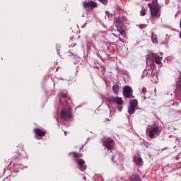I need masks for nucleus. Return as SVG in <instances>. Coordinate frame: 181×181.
<instances>
[{
	"label": "nucleus",
	"instance_id": "nucleus-7",
	"mask_svg": "<svg viewBox=\"0 0 181 181\" xmlns=\"http://www.w3.org/2000/svg\"><path fill=\"white\" fill-rule=\"evenodd\" d=\"M83 8H97V3L95 1L83 2Z\"/></svg>",
	"mask_w": 181,
	"mask_h": 181
},
{
	"label": "nucleus",
	"instance_id": "nucleus-31",
	"mask_svg": "<svg viewBox=\"0 0 181 181\" xmlns=\"http://www.w3.org/2000/svg\"><path fill=\"white\" fill-rule=\"evenodd\" d=\"M84 180H86V177H83Z\"/></svg>",
	"mask_w": 181,
	"mask_h": 181
},
{
	"label": "nucleus",
	"instance_id": "nucleus-9",
	"mask_svg": "<svg viewBox=\"0 0 181 181\" xmlns=\"http://www.w3.org/2000/svg\"><path fill=\"white\" fill-rule=\"evenodd\" d=\"M129 181H141V176L139 174H133L129 177Z\"/></svg>",
	"mask_w": 181,
	"mask_h": 181
},
{
	"label": "nucleus",
	"instance_id": "nucleus-14",
	"mask_svg": "<svg viewBox=\"0 0 181 181\" xmlns=\"http://www.w3.org/2000/svg\"><path fill=\"white\" fill-rule=\"evenodd\" d=\"M130 107H132L133 108H135L136 110L138 109V100L136 99L132 100L130 101Z\"/></svg>",
	"mask_w": 181,
	"mask_h": 181
},
{
	"label": "nucleus",
	"instance_id": "nucleus-22",
	"mask_svg": "<svg viewBox=\"0 0 181 181\" xmlns=\"http://www.w3.org/2000/svg\"><path fill=\"white\" fill-rule=\"evenodd\" d=\"M118 32H119L122 36H124L125 37V31L122 30V28H121V30H118Z\"/></svg>",
	"mask_w": 181,
	"mask_h": 181
},
{
	"label": "nucleus",
	"instance_id": "nucleus-15",
	"mask_svg": "<svg viewBox=\"0 0 181 181\" xmlns=\"http://www.w3.org/2000/svg\"><path fill=\"white\" fill-rule=\"evenodd\" d=\"M154 60L156 64H160L162 63V57H160L159 55L155 56Z\"/></svg>",
	"mask_w": 181,
	"mask_h": 181
},
{
	"label": "nucleus",
	"instance_id": "nucleus-33",
	"mask_svg": "<svg viewBox=\"0 0 181 181\" xmlns=\"http://www.w3.org/2000/svg\"><path fill=\"white\" fill-rule=\"evenodd\" d=\"M93 37H94V35H93Z\"/></svg>",
	"mask_w": 181,
	"mask_h": 181
},
{
	"label": "nucleus",
	"instance_id": "nucleus-5",
	"mask_svg": "<svg viewBox=\"0 0 181 181\" xmlns=\"http://www.w3.org/2000/svg\"><path fill=\"white\" fill-rule=\"evenodd\" d=\"M103 145L107 148V151L114 148V140L111 138H107L103 141Z\"/></svg>",
	"mask_w": 181,
	"mask_h": 181
},
{
	"label": "nucleus",
	"instance_id": "nucleus-8",
	"mask_svg": "<svg viewBox=\"0 0 181 181\" xmlns=\"http://www.w3.org/2000/svg\"><path fill=\"white\" fill-rule=\"evenodd\" d=\"M134 162L135 163L136 166H142V165H144V160L141 157H134Z\"/></svg>",
	"mask_w": 181,
	"mask_h": 181
},
{
	"label": "nucleus",
	"instance_id": "nucleus-17",
	"mask_svg": "<svg viewBox=\"0 0 181 181\" xmlns=\"http://www.w3.org/2000/svg\"><path fill=\"white\" fill-rule=\"evenodd\" d=\"M151 40L153 43H158V38L156 37V35L155 34H151Z\"/></svg>",
	"mask_w": 181,
	"mask_h": 181
},
{
	"label": "nucleus",
	"instance_id": "nucleus-30",
	"mask_svg": "<svg viewBox=\"0 0 181 181\" xmlns=\"http://www.w3.org/2000/svg\"><path fill=\"white\" fill-rule=\"evenodd\" d=\"M175 96L177 97V92L175 93Z\"/></svg>",
	"mask_w": 181,
	"mask_h": 181
},
{
	"label": "nucleus",
	"instance_id": "nucleus-11",
	"mask_svg": "<svg viewBox=\"0 0 181 181\" xmlns=\"http://www.w3.org/2000/svg\"><path fill=\"white\" fill-rule=\"evenodd\" d=\"M113 103H116L117 105H122L124 104V101H122V98L121 97H116L112 98Z\"/></svg>",
	"mask_w": 181,
	"mask_h": 181
},
{
	"label": "nucleus",
	"instance_id": "nucleus-21",
	"mask_svg": "<svg viewBox=\"0 0 181 181\" xmlns=\"http://www.w3.org/2000/svg\"><path fill=\"white\" fill-rule=\"evenodd\" d=\"M99 2H101V4H103V5H108V0H98Z\"/></svg>",
	"mask_w": 181,
	"mask_h": 181
},
{
	"label": "nucleus",
	"instance_id": "nucleus-10",
	"mask_svg": "<svg viewBox=\"0 0 181 181\" xmlns=\"http://www.w3.org/2000/svg\"><path fill=\"white\" fill-rule=\"evenodd\" d=\"M122 21H124V18H119L116 21L115 26L117 28V30H121V28H122V25H123Z\"/></svg>",
	"mask_w": 181,
	"mask_h": 181
},
{
	"label": "nucleus",
	"instance_id": "nucleus-1",
	"mask_svg": "<svg viewBox=\"0 0 181 181\" xmlns=\"http://www.w3.org/2000/svg\"><path fill=\"white\" fill-rule=\"evenodd\" d=\"M71 100L66 93L59 95V104L62 107L61 117L64 121H70L71 119V111H70V103Z\"/></svg>",
	"mask_w": 181,
	"mask_h": 181
},
{
	"label": "nucleus",
	"instance_id": "nucleus-25",
	"mask_svg": "<svg viewBox=\"0 0 181 181\" xmlns=\"http://www.w3.org/2000/svg\"><path fill=\"white\" fill-rule=\"evenodd\" d=\"M74 156L75 158H78V153H74Z\"/></svg>",
	"mask_w": 181,
	"mask_h": 181
},
{
	"label": "nucleus",
	"instance_id": "nucleus-4",
	"mask_svg": "<svg viewBox=\"0 0 181 181\" xmlns=\"http://www.w3.org/2000/svg\"><path fill=\"white\" fill-rule=\"evenodd\" d=\"M160 127H153L149 132H148V136L151 139L153 138H155V136L159 135L160 134Z\"/></svg>",
	"mask_w": 181,
	"mask_h": 181
},
{
	"label": "nucleus",
	"instance_id": "nucleus-2",
	"mask_svg": "<svg viewBox=\"0 0 181 181\" xmlns=\"http://www.w3.org/2000/svg\"><path fill=\"white\" fill-rule=\"evenodd\" d=\"M148 7L150 9V13L151 16L155 18H159L160 16V10L159 9V4L158 0H153L152 4H148Z\"/></svg>",
	"mask_w": 181,
	"mask_h": 181
},
{
	"label": "nucleus",
	"instance_id": "nucleus-12",
	"mask_svg": "<svg viewBox=\"0 0 181 181\" xmlns=\"http://www.w3.org/2000/svg\"><path fill=\"white\" fill-rule=\"evenodd\" d=\"M34 132L37 136H45L46 135V132L42 131L40 129H35Z\"/></svg>",
	"mask_w": 181,
	"mask_h": 181
},
{
	"label": "nucleus",
	"instance_id": "nucleus-19",
	"mask_svg": "<svg viewBox=\"0 0 181 181\" xmlns=\"http://www.w3.org/2000/svg\"><path fill=\"white\" fill-rule=\"evenodd\" d=\"M26 153H25L24 151H22L21 154L19 155V157L18 158V159H22V158H25V155Z\"/></svg>",
	"mask_w": 181,
	"mask_h": 181
},
{
	"label": "nucleus",
	"instance_id": "nucleus-20",
	"mask_svg": "<svg viewBox=\"0 0 181 181\" xmlns=\"http://www.w3.org/2000/svg\"><path fill=\"white\" fill-rule=\"evenodd\" d=\"M141 16H145L146 15V11L144 8H142V10L140 11Z\"/></svg>",
	"mask_w": 181,
	"mask_h": 181
},
{
	"label": "nucleus",
	"instance_id": "nucleus-28",
	"mask_svg": "<svg viewBox=\"0 0 181 181\" xmlns=\"http://www.w3.org/2000/svg\"><path fill=\"white\" fill-rule=\"evenodd\" d=\"M122 110V107H121L120 108H119V111L121 112V110Z\"/></svg>",
	"mask_w": 181,
	"mask_h": 181
},
{
	"label": "nucleus",
	"instance_id": "nucleus-26",
	"mask_svg": "<svg viewBox=\"0 0 181 181\" xmlns=\"http://www.w3.org/2000/svg\"><path fill=\"white\" fill-rule=\"evenodd\" d=\"M118 38L120 40V42H124V40L121 39V37H118Z\"/></svg>",
	"mask_w": 181,
	"mask_h": 181
},
{
	"label": "nucleus",
	"instance_id": "nucleus-27",
	"mask_svg": "<svg viewBox=\"0 0 181 181\" xmlns=\"http://www.w3.org/2000/svg\"><path fill=\"white\" fill-rule=\"evenodd\" d=\"M112 35L115 36V37H118V36H117V34L112 33Z\"/></svg>",
	"mask_w": 181,
	"mask_h": 181
},
{
	"label": "nucleus",
	"instance_id": "nucleus-29",
	"mask_svg": "<svg viewBox=\"0 0 181 181\" xmlns=\"http://www.w3.org/2000/svg\"><path fill=\"white\" fill-rule=\"evenodd\" d=\"M179 36H180V37L181 39V33H179Z\"/></svg>",
	"mask_w": 181,
	"mask_h": 181
},
{
	"label": "nucleus",
	"instance_id": "nucleus-32",
	"mask_svg": "<svg viewBox=\"0 0 181 181\" xmlns=\"http://www.w3.org/2000/svg\"><path fill=\"white\" fill-rule=\"evenodd\" d=\"M181 100H179V102L178 103H180Z\"/></svg>",
	"mask_w": 181,
	"mask_h": 181
},
{
	"label": "nucleus",
	"instance_id": "nucleus-18",
	"mask_svg": "<svg viewBox=\"0 0 181 181\" xmlns=\"http://www.w3.org/2000/svg\"><path fill=\"white\" fill-rule=\"evenodd\" d=\"M119 159V154H116L115 156H114L112 157V160L113 162H114V160H115V162H118Z\"/></svg>",
	"mask_w": 181,
	"mask_h": 181
},
{
	"label": "nucleus",
	"instance_id": "nucleus-34",
	"mask_svg": "<svg viewBox=\"0 0 181 181\" xmlns=\"http://www.w3.org/2000/svg\"><path fill=\"white\" fill-rule=\"evenodd\" d=\"M65 135H66V132H65Z\"/></svg>",
	"mask_w": 181,
	"mask_h": 181
},
{
	"label": "nucleus",
	"instance_id": "nucleus-24",
	"mask_svg": "<svg viewBox=\"0 0 181 181\" xmlns=\"http://www.w3.org/2000/svg\"><path fill=\"white\" fill-rule=\"evenodd\" d=\"M146 93H147L146 88H143L141 94H144L145 95L146 94Z\"/></svg>",
	"mask_w": 181,
	"mask_h": 181
},
{
	"label": "nucleus",
	"instance_id": "nucleus-6",
	"mask_svg": "<svg viewBox=\"0 0 181 181\" xmlns=\"http://www.w3.org/2000/svg\"><path fill=\"white\" fill-rule=\"evenodd\" d=\"M76 162L78 165V169L81 170V172H83V170H86L87 166L86 165V161H84L83 159H76Z\"/></svg>",
	"mask_w": 181,
	"mask_h": 181
},
{
	"label": "nucleus",
	"instance_id": "nucleus-13",
	"mask_svg": "<svg viewBox=\"0 0 181 181\" xmlns=\"http://www.w3.org/2000/svg\"><path fill=\"white\" fill-rule=\"evenodd\" d=\"M112 91L114 93V94H118V93H119V85H118V83H115L113 86H112Z\"/></svg>",
	"mask_w": 181,
	"mask_h": 181
},
{
	"label": "nucleus",
	"instance_id": "nucleus-23",
	"mask_svg": "<svg viewBox=\"0 0 181 181\" xmlns=\"http://www.w3.org/2000/svg\"><path fill=\"white\" fill-rule=\"evenodd\" d=\"M139 29H145L146 28V25L145 24H141L139 25Z\"/></svg>",
	"mask_w": 181,
	"mask_h": 181
},
{
	"label": "nucleus",
	"instance_id": "nucleus-16",
	"mask_svg": "<svg viewBox=\"0 0 181 181\" xmlns=\"http://www.w3.org/2000/svg\"><path fill=\"white\" fill-rule=\"evenodd\" d=\"M135 107H132V106H129L128 108V112L130 114V115H132V114H135Z\"/></svg>",
	"mask_w": 181,
	"mask_h": 181
},
{
	"label": "nucleus",
	"instance_id": "nucleus-3",
	"mask_svg": "<svg viewBox=\"0 0 181 181\" xmlns=\"http://www.w3.org/2000/svg\"><path fill=\"white\" fill-rule=\"evenodd\" d=\"M133 90L132 88L129 86H125L123 88V95L124 98H134V95H132Z\"/></svg>",
	"mask_w": 181,
	"mask_h": 181
}]
</instances>
